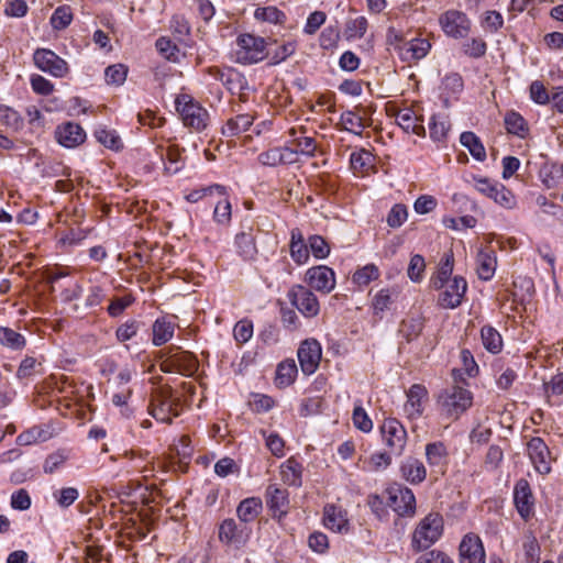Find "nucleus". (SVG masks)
Returning <instances> with one entry per match:
<instances>
[{
    "instance_id": "59",
    "label": "nucleus",
    "mask_w": 563,
    "mask_h": 563,
    "mask_svg": "<svg viewBox=\"0 0 563 563\" xmlns=\"http://www.w3.org/2000/svg\"><path fill=\"white\" fill-rule=\"evenodd\" d=\"M54 497L60 507L67 508L78 499L79 493L74 487H66L55 492Z\"/></svg>"
},
{
    "instance_id": "48",
    "label": "nucleus",
    "mask_w": 563,
    "mask_h": 563,
    "mask_svg": "<svg viewBox=\"0 0 563 563\" xmlns=\"http://www.w3.org/2000/svg\"><path fill=\"white\" fill-rule=\"evenodd\" d=\"M368 27V22L365 16H357L350 19L346 22L345 35L347 38H361L365 35Z\"/></svg>"
},
{
    "instance_id": "32",
    "label": "nucleus",
    "mask_w": 563,
    "mask_h": 563,
    "mask_svg": "<svg viewBox=\"0 0 563 563\" xmlns=\"http://www.w3.org/2000/svg\"><path fill=\"white\" fill-rule=\"evenodd\" d=\"M235 246L238 254L244 260L255 258L257 254V247L253 228L250 227L247 231H242L235 235Z\"/></svg>"
},
{
    "instance_id": "38",
    "label": "nucleus",
    "mask_w": 563,
    "mask_h": 563,
    "mask_svg": "<svg viewBox=\"0 0 563 563\" xmlns=\"http://www.w3.org/2000/svg\"><path fill=\"white\" fill-rule=\"evenodd\" d=\"M297 366L294 360L284 361L276 369L275 383L278 387H287L294 383L297 376Z\"/></svg>"
},
{
    "instance_id": "55",
    "label": "nucleus",
    "mask_w": 563,
    "mask_h": 563,
    "mask_svg": "<svg viewBox=\"0 0 563 563\" xmlns=\"http://www.w3.org/2000/svg\"><path fill=\"white\" fill-rule=\"evenodd\" d=\"M352 420L354 426L363 432H369L373 429V421L361 406V402L354 407Z\"/></svg>"
},
{
    "instance_id": "36",
    "label": "nucleus",
    "mask_w": 563,
    "mask_h": 563,
    "mask_svg": "<svg viewBox=\"0 0 563 563\" xmlns=\"http://www.w3.org/2000/svg\"><path fill=\"white\" fill-rule=\"evenodd\" d=\"M0 345L12 351H21L26 345V339L11 328L0 327Z\"/></svg>"
},
{
    "instance_id": "53",
    "label": "nucleus",
    "mask_w": 563,
    "mask_h": 563,
    "mask_svg": "<svg viewBox=\"0 0 563 563\" xmlns=\"http://www.w3.org/2000/svg\"><path fill=\"white\" fill-rule=\"evenodd\" d=\"M393 456L394 454H391L387 450L385 452H377L372 454L367 462L369 471L378 472L382 470H386L391 465Z\"/></svg>"
},
{
    "instance_id": "61",
    "label": "nucleus",
    "mask_w": 563,
    "mask_h": 563,
    "mask_svg": "<svg viewBox=\"0 0 563 563\" xmlns=\"http://www.w3.org/2000/svg\"><path fill=\"white\" fill-rule=\"evenodd\" d=\"M67 461V455L64 451H56L49 454L44 462L43 470L46 474H53Z\"/></svg>"
},
{
    "instance_id": "35",
    "label": "nucleus",
    "mask_w": 563,
    "mask_h": 563,
    "mask_svg": "<svg viewBox=\"0 0 563 563\" xmlns=\"http://www.w3.org/2000/svg\"><path fill=\"white\" fill-rule=\"evenodd\" d=\"M253 117L247 113L231 118L222 128V134L228 137L239 135L250 129V126L253 124Z\"/></svg>"
},
{
    "instance_id": "12",
    "label": "nucleus",
    "mask_w": 563,
    "mask_h": 563,
    "mask_svg": "<svg viewBox=\"0 0 563 563\" xmlns=\"http://www.w3.org/2000/svg\"><path fill=\"white\" fill-rule=\"evenodd\" d=\"M266 505L272 517L279 523L288 515L290 508L289 493L276 484H271L266 488Z\"/></svg>"
},
{
    "instance_id": "24",
    "label": "nucleus",
    "mask_w": 563,
    "mask_h": 563,
    "mask_svg": "<svg viewBox=\"0 0 563 563\" xmlns=\"http://www.w3.org/2000/svg\"><path fill=\"white\" fill-rule=\"evenodd\" d=\"M399 472L401 478L412 485L421 484L427 477V468L424 464L422 461L413 456H407L401 461Z\"/></svg>"
},
{
    "instance_id": "4",
    "label": "nucleus",
    "mask_w": 563,
    "mask_h": 563,
    "mask_svg": "<svg viewBox=\"0 0 563 563\" xmlns=\"http://www.w3.org/2000/svg\"><path fill=\"white\" fill-rule=\"evenodd\" d=\"M234 55L238 63L250 65L263 60L269 53L263 37L244 33L236 37Z\"/></svg>"
},
{
    "instance_id": "34",
    "label": "nucleus",
    "mask_w": 563,
    "mask_h": 563,
    "mask_svg": "<svg viewBox=\"0 0 563 563\" xmlns=\"http://www.w3.org/2000/svg\"><path fill=\"white\" fill-rule=\"evenodd\" d=\"M430 137L434 142H445L451 130V122L445 114H433L429 123Z\"/></svg>"
},
{
    "instance_id": "28",
    "label": "nucleus",
    "mask_w": 563,
    "mask_h": 563,
    "mask_svg": "<svg viewBox=\"0 0 563 563\" xmlns=\"http://www.w3.org/2000/svg\"><path fill=\"white\" fill-rule=\"evenodd\" d=\"M476 265L477 275L482 280L492 279L497 265L495 252L488 247L479 250L476 256Z\"/></svg>"
},
{
    "instance_id": "13",
    "label": "nucleus",
    "mask_w": 563,
    "mask_h": 563,
    "mask_svg": "<svg viewBox=\"0 0 563 563\" xmlns=\"http://www.w3.org/2000/svg\"><path fill=\"white\" fill-rule=\"evenodd\" d=\"M305 280L310 288L322 294H329L335 287V273L324 265L313 266L306 272Z\"/></svg>"
},
{
    "instance_id": "52",
    "label": "nucleus",
    "mask_w": 563,
    "mask_h": 563,
    "mask_svg": "<svg viewBox=\"0 0 563 563\" xmlns=\"http://www.w3.org/2000/svg\"><path fill=\"white\" fill-rule=\"evenodd\" d=\"M232 218V207L230 201L223 197L222 200L218 201L213 211V220L222 225H228Z\"/></svg>"
},
{
    "instance_id": "60",
    "label": "nucleus",
    "mask_w": 563,
    "mask_h": 563,
    "mask_svg": "<svg viewBox=\"0 0 563 563\" xmlns=\"http://www.w3.org/2000/svg\"><path fill=\"white\" fill-rule=\"evenodd\" d=\"M41 363L36 361V358L32 356H25L16 371V377L19 379H25L33 376L36 373V367L40 366Z\"/></svg>"
},
{
    "instance_id": "3",
    "label": "nucleus",
    "mask_w": 563,
    "mask_h": 563,
    "mask_svg": "<svg viewBox=\"0 0 563 563\" xmlns=\"http://www.w3.org/2000/svg\"><path fill=\"white\" fill-rule=\"evenodd\" d=\"M176 110L185 126L195 132L205 131L210 123V114L190 95L180 93L175 100Z\"/></svg>"
},
{
    "instance_id": "6",
    "label": "nucleus",
    "mask_w": 563,
    "mask_h": 563,
    "mask_svg": "<svg viewBox=\"0 0 563 563\" xmlns=\"http://www.w3.org/2000/svg\"><path fill=\"white\" fill-rule=\"evenodd\" d=\"M443 520L439 514H429L420 521L412 537V545L417 550L430 548L441 536Z\"/></svg>"
},
{
    "instance_id": "1",
    "label": "nucleus",
    "mask_w": 563,
    "mask_h": 563,
    "mask_svg": "<svg viewBox=\"0 0 563 563\" xmlns=\"http://www.w3.org/2000/svg\"><path fill=\"white\" fill-rule=\"evenodd\" d=\"M472 404V393L457 385L442 389L437 396L440 415L450 420H457Z\"/></svg>"
},
{
    "instance_id": "62",
    "label": "nucleus",
    "mask_w": 563,
    "mask_h": 563,
    "mask_svg": "<svg viewBox=\"0 0 563 563\" xmlns=\"http://www.w3.org/2000/svg\"><path fill=\"white\" fill-rule=\"evenodd\" d=\"M165 156L169 163V166L165 167L166 172L169 174L177 173L180 169L181 150L177 145H169Z\"/></svg>"
},
{
    "instance_id": "57",
    "label": "nucleus",
    "mask_w": 563,
    "mask_h": 563,
    "mask_svg": "<svg viewBox=\"0 0 563 563\" xmlns=\"http://www.w3.org/2000/svg\"><path fill=\"white\" fill-rule=\"evenodd\" d=\"M408 217L407 207L401 203L395 205L387 216V223L390 228H399Z\"/></svg>"
},
{
    "instance_id": "17",
    "label": "nucleus",
    "mask_w": 563,
    "mask_h": 563,
    "mask_svg": "<svg viewBox=\"0 0 563 563\" xmlns=\"http://www.w3.org/2000/svg\"><path fill=\"white\" fill-rule=\"evenodd\" d=\"M389 506L399 516H411L416 510V497L412 490L405 486L393 487L388 490Z\"/></svg>"
},
{
    "instance_id": "20",
    "label": "nucleus",
    "mask_w": 563,
    "mask_h": 563,
    "mask_svg": "<svg viewBox=\"0 0 563 563\" xmlns=\"http://www.w3.org/2000/svg\"><path fill=\"white\" fill-rule=\"evenodd\" d=\"M55 137L64 147L73 148L84 143L86 132L78 123L66 122L56 128Z\"/></svg>"
},
{
    "instance_id": "56",
    "label": "nucleus",
    "mask_w": 563,
    "mask_h": 563,
    "mask_svg": "<svg viewBox=\"0 0 563 563\" xmlns=\"http://www.w3.org/2000/svg\"><path fill=\"white\" fill-rule=\"evenodd\" d=\"M309 250L318 260L325 258L330 254V246L328 242L320 235H312L309 238Z\"/></svg>"
},
{
    "instance_id": "27",
    "label": "nucleus",
    "mask_w": 563,
    "mask_h": 563,
    "mask_svg": "<svg viewBox=\"0 0 563 563\" xmlns=\"http://www.w3.org/2000/svg\"><path fill=\"white\" fill-rule=\"evenodd\" d=\"M426 318L420 312H411L400 323L399 332L407 342L419 338L424 328Z\"/></svg>"
},
{
    "instance_id": "9",
    "label": "nucleus",
    "mask_w": 563,
    "mask_h": 563,
    "mask_svg": "<svg viewBox=\"0 0 563 563\" xmlns=\"http://www.w3.org/2000/svg\"><path fill=\"white\" fill-rule=\"evenodd\" d=\"M441 289H438V305L443 309H455L461 306L465 292L467 290V283L461 276H455L451 282H444Z\"/></svg>"
},
{
    "instance_id": "63",
    "label": "nucleus",
    "mask_w": 563,
    "mask_h": 563,
    "mask_svg": "<svg viewBox=\"0 0 563 563\" xmlns=\"http://www.w3.org/2000/svg\"><path fill=\"white\" fill-rule=\"evenodd\" d=\"M234 339L239 343H246L253 335V324L249 320L239 321L233 329Z\"/></svg>"
},
{
    "instance_id": "41",
    "label": "nucleus",
    "mask_w": 563,
    "mask_h": 563,
    "mask_svg": "<svg viewBox=\"0 0 563 563\" xmlns=\"http://www.w3.org/2000/svg\"><path fill=\"white\" fill-rule=\"evenodd\" d=\"M379 276L380 272L378 267L375 264H367L355 271L352 276V282L362 289L378 279Z\"/></svg>"
},
{
    "instance_id": "42",
    "label": "nucleus",
    "mask_w": 563,
    "mask_h": 563,
    "mask_svg": "<svg viewBox=\"0 0 563 563\" xmlns=\"http://www.w3.org/2000/svg\"><path fill=\"white\" fill-rule=\"evenodd\" d=\"M174 335V325L164 318L157 319L153 324V344L161 346Z\"/></svg>"
},
{
    "instance_id": "18",
    "label": "nucleus",
    "mask_w": 563,
    "mask_h": 563,
    "mask_svg": "<svg viewBox=\"0 0 563 563\" xmlns=\"http://www.w3.org/2000/svg\"><path fill=\"white\" fill-rule=\"evenodd\" d=\"M528 455L536 471L548 474L551 471L550 451L541 438H532L527 444Z\"/></svg>"
},
{
    "instance_id": "46",
    "label": "nucleus",
    "mask_w": 563,
    "mask_h": 563,
    "mask_svg": "<svg viewBox=\"0 0 563 563\" xmlns=\"http://www.w3.org/2000/svg\"><path fill=\"white\" fill-rule=\"evenodd\" d=\"M73 21V12L70 7L60 5L55 9L51 16V25L54 30H64Z\"/></svg>"
},
{
    "instance_id": "30",
    "label": "nucleus",
    "mask_w": 563,
    "mask_h": 563,
    "mask_svg": "<svg viewBox=\"0 0 563 563\" xmlns=\"http://www.w3.org/2000/svg\"><path fill=\"white\" fill-rule=\"evenodd\" d=\"M289 252L292 261L298 264H305L309 258V247L305 243L303 235L298 228L290 232Z\"/></svg>"
},
{
    "instance_id": "15",
    "label": "nucleus",
    "mask_w": 563,
    "mask_h": 563,
    "mask_svg": "<svg viewBox=\"0 0 563 563\" xmlns=\"http://www.w3.org/2000/svg\"><path fill=\"white\" fill-rule=\"evenodd\" d=\"M439 22L443 32L454 38L465 37L471 26L466 14L456 10H449L443 13Z\"/></svg>"
},
{
    "instance_id": "2",
    "label": "nucleus",
    "mask_w": 563,
    "mask_h": 563,
    "mask_svg": "<svg viewBox=\"0 0 563 563\" xmlns=\"http://www.w3.org/2000/svg\"><path fill=\"white\" fill-rule=\"evenodd\" d=\"M150 413L159 422L172 423L181 411L180 397L169 386L157 388L150 402Z\"/></svg>"
},
{
    "instance_id": "29",
    "label": "nucleus",
    "mask_w": 563,
    "mask_h": 563,
    "mask_svg": "<svg viewBox=\"0 0 563 563\" xmlns=\"http://www.w3.org/2000/svg\"><path fill=\"white\" fill-rule=\"evenodd\" d=\"M280 478L288 486L300 487L302 484V465L295 457H289L280 465Z\"/></svg>"
},
{
    "instance_id": "58",
    "label": "nucleus",
    "mask_w": 563,
    "mask_h": 563,
    "mask_svg": "<svg viewBox=\"0 0 563 563\" xmlns=\"http://www.w3.org/2000/svg\"><path fill=\"white\" fill-rule=\"evenodd\" d=\"M3 12L9 18L19 19L27 14L29 7L24 0H8Z\"/></svg>"
},
{
    "instance_id": "26",
    "label": "nucleus",
    "mask_w": 563,
    "mask_h": 563,
    "mask_svg": "<svg viewBox=\"0 0 563 563\" xmlns=\"http://www.w3.org/2000/svg\"><path fill=\"white\" fill-rule=\"evenodd\" d=\"M398 125L406 132H411L418 136L426 135L423 120L419 119L410 108L400 109L395 114Z\"/></svg>"
},
{
    "instance_id": "44",
    "label": "nucleus",
    "mask_w": 563,
    "mask_h": 563,
    "mask_svg": "<svg viewBox=\"0 0 563 563\" xmlns=\"http://www.w3.org/2000/svg\"><path fill=\"white\" fill-rule=\"evenodd\" d=\"M339 124L342 126L343 130L358 136L362 135L364 129L362 117L350 110L341 114Z\"/></svg>"
},
{
    "instance_id": "49",
    "label": "nucleus",
    "mask_w": 563,
    "mask_h": 563,
    "mask_svg": "<svg viewBox=\"0 0 563 563\" xmlns=\"http://www.w3.org/2000/svg\"><path fill=\"white\" fill-rule=\"evenodd\" d=\"M397 295L394 288L380 289L373 298L372 307L375 313L385 311L393 302V296Z\"/></svg>"
},
{
    "instance_id": "45",
    "label": "nucleus",
    "mask_w": 563,
    "mask_h": 563,
    "mask_svg": "<svg viewBox=\"0 0 563 563\" xmlns=\"http://www.w3.org/2000/svg\"><path fill=\"white\" fill-rule=\"evenodd\" d=\"M288 143L296 150L297 154L305 155L307 157H313L317 151L316 140L311 136L302 135L289 140Z\"/></svg>"
},
{
    "instance_id": "37",
    "label": "nucleus",
    "mask_w": 563,
    "mask_h": 563,
    "mask_svg": "<svg viewBox=\"0 0 563 563\" xmlns=\"http://www.w3.org/2000/svg\"><path fill=\"white\" fill-rule=\"evenodd\" d=\"M460 142L470 151L475 159L483 162L486 158L485 147L475 133L470 131L463 132L460 136Z\"/></svg>"
},
{
    "instance_id": "25",
    "label": "nucleus",
    "mask_w": 563,
    "mask_h": 563,
    "mask_svg": "<svg viewBox=\"0 0 563 563\" xmlns=\"http://www.w3.org/2000/svg\"><path fill=\"white\" fill-rule=\"evenodd\" d=\"M448 450L443 442L437 441L426 445V459L432 472L444 474L448 465Z\"/></svg>"
},
{
    "instance_id": "21",
    "label": "nucleus",
    "mask_w": 563,
    "mask_h": 563,
    "mask_svg": "<svg viewBox=\"0 0 563 563\" xmlns=\"http://www.w3.org/2000/svg\"><path fill=\"white\" fill-rule=\"evenodd\" d=\"M514 501L519 515L527 520L533 512V496L527 479H519L514 489Z\"/></svg>"
},
{
    "instance_id": "19",
    "label": "nucleus",
    "mask_w": 563,
    "mask_h": 563,
    "mask_svg": "<svg viewBox=\"0 0 563 563\" xmlns=\"http://www.w3.org/2000/svg\"><path fill=\"white\" fill-rule=\"evenodd\" d=\"M459 550L460 563H485V550L478 536H464Z\"/></svg>"
},
{
    "instance_id": "50",
    "label": "nucleus",
    "mask_w": 563,
    "mask_h": 563,
    "mask_svg": "<svg viewBox=\"0 0 563 563\" xmlns=\"http://www.w3.org/2000/svg\"><path fill=\"white\" fill-rule=\"evenodd\" d=\"M350 163L354 172L363 173L372 165L373 155L366 150H361L351 154Z\"/></svg>"
},
{
    "instance_id": "23",
    "label": "nucleus",
    "mask_w": 563,
    "mask_h": 563,
    "mask_svg": "<svg viewBox=\"0 0 563 563\" xmlns=\"http://www.w3.org/2000/svg\"><path fill=\"white\" fill-rule=\"evenodd\" d=\"M323 525L327 529L344 533L349 531L347 514L335 505H325L323 508Z\"/></svg>"
},
{
    "instance_id": "8",
    "label": "nucleus",
    "mask_w": 563,
    "mask_h": 563,
    "mask_svg": "<svg viewBox=\"0 0 563 563\" xmlns=\"http://www.w3.org/2000/svg\"><path fill=\"white\" fill-rule=\"evenodd\" d=\"M288 299L306 318H313L320 311V303L311 289L303 285H294L288 291Z\"/></svg>"
},
{
    "instance_id": "51",
    "label": "nucleus",
    "mask_w": 563,
    "mask_h": 563,
    "mask_svg": "<svg viewBox=\"0 0 563 563\" xmlns=\"http://www.w3.org/2000/svg\"><path fill=\"white\" fill-rule=\"evenodd\" d=\"M95 135L98 142L108 148L119 150L122 146L119 135L113 130L101 128L96 131Z\"/></svg>"
},
{
    "instance_id": "54",
    "label": "nucleus",
    "mask_w": 563,
    "mask_h": 563,
    "mask_svg": "<svg viewBox=\"0 0 563 563\" xmlns=\"http://www.w3.org/2000/svg\"><path fill=\"white\" fill-rule=\"evenodd\" d=\"M128 75V68L122 64L111 65L106 68L104 76L106 81L112 85H122Z\"/></svg>"
},
{
    "instance_id": "14",
    "label": "nucleus",
    "mask_w": 563,
    "mask_h": 563,
    "mask_svg": "<svg viewBox=\"0 0 563 563\" xmlns=\"http://www.w3.org/2000/svg\"><path fill=\"white\" fill-rule=\"evenodd\" d=\"M297 355L303 374L311 375L319 367L322 355L321 345L316 339H307L301 342Z\"/></svg>"
},
{
    "instance_id": "16",
    "label": "nucleus",
    "mask_w": 563,
    "mask_h": 563,
    "mask_svg": "<svg viewBox=\"0 0 563 563\" xmlns=\"http://www.w3.org/2000/svg\"><path fill=\"white\" fill-rule=\"evenodd\" d=\"M428 396V389L421 384H413L406 391L404 412L409 420H417L423 415Z\"/></svg>"
},
{
    "instance_id": "5",
    "label": "nucleus",
    "mask_w": 563,
    "mask_h": 563,
    "mask_svg": "<svg viewBox=\"0 0 563 563\" xmlns=\"http://www.w3.org/2000/svg\"><path fill=\"white\" fill-rule=\"evenodd\" d=\"M382 442L394 456H401L408 442L404 424L396 418H386L379 426Z\"/></svg>"
},
{
    "instance_id": "64",
    "label": "nucleus",
    "mask_w": 563,
    "mask_h": 563,
    "mask_svg": "<svg viewBox=\"0 0 563 563\" xmlns=\"http://www.w3.org/2000/svg\"><path fill=\"white\" fill-rule=\"evenodd\" d=\"M438 206V201L433 196L422 195L417 198L413 209L418 214H427L433 211Z\"/></svg>"
},
{
    "instance_id": "43",
    "label": "nucleus",
    "mask_w": 563,
    "mask_h": 563,
    "mask_svg": "<svg viewBox=\"0 0 563 563\" xmlns=\"http://www.w3.org/2000/svg\"><path fill=\"white\" fill-rule=\"evenodd\" d=\"M213 194H218L219 196L224 197L227 196V188L222 185L214 184L211 186L192 189L185 196V199L188 202L196 203L203 197L211 196Z\"/></svg>"
},
{
    "instance_id": "47",
    "label": "nucleus",
    "mask_w": 563,
    "mask_h": 563,
    "mask_svg": "<svg viewBox=\"0 0 563 563\" xmlns=\"http://www.w3.org/2000/svg\"><path fill=\"white\" fill-rule=\"evenodd\" d=\"M254 16L256 20L274 24H282L286 19L285 13L276 7L257 8L254 12Z\"/></svg>"
},
{
    "instance_id": "33",
    "label": "nucleus",
    "mask_w": 563,
    "mask_h": 563,
    "mask_svg": "<svg viewBox=\"0 0 563 563\" xmlns=\"http://www.w3.org/2000/svg\"><path fill=\"white\" fill-rule=\"evenodd\" d=\"M454 258L452 253H445L440 261L439 268L435 275L431 278V286L434 289H441L444 282L452 280Z\"/></svg>"
},
{
    "instance_id": "22",
    "label": "nucleus",
    "mask_w": 563,
    "mask_h": 563,
    "mask_svg": "<svg viewBox=\"0 0 563 563\" xmlns=\"http://www.w3.org/2000/svg\"><path fill=\"white\" fill-rule=\"evenodd\" d=\"M431 43L427 38H411L398 47L399 57L408 63L419 60L428 55Z\"/></svg>"
},
{
    "instance_id": "40",
    "label": "nucleus",
    "mask_w": 563,
    "mask_h": 563,
    "mask_svg": "<svg viewBox=\"0 0 563 563\" xmlns=\"http://www.w3.org/2000/svg\"><path fill=\"white\" fill-rule=\"evenodd\" d=\"M481 338L484 347L493 353L497 354L503 350V339L500 333L492 325H484L481 330Z\"/></svg>"
},
{
    "instance_id": "39",
    "label": "nucleus",
    "mask_w": 563,
    "mask_h": 563,
    "mask_svg": "<svg viewBox=\"0 0 563 563\" xmlns=\"http://www.w3.org/2000/svg\"><path fill=\"white\" fill-rule=\"evenodd\" d=\"M505 126L508 133L515 134L521 139L528 134V124L523 117L516 112L509 111L505 115Z\"/></svg>"
},
{
    "instance_id": "11",
    "label": "nucleus",
    "mask_w": 563,
    "mask_h": 563,
    "mask_svg": "<svg viewBox=\"0 0 563 563\" xmlns=\"http://www.w3.org/2000/svg\"><path fill=\"white\" fill-rule=\"evenodd\" d=\"M33 60L38 69L54 77L62 78L69 71L68 64L47 48H37L33 54Z\"/></svg>"
},
{
    "instance_id": "7",
    "label": "nucleus",
    "mask_w": 563,
    "mask_h": 563,
    "mask_svg": "<svg viewBox=\"0 0 563 563\" xmlns=\"http://www.w3.org/2000/svg\"><path fill=\"white\" fill-rule=\"evenodd\" d=\"M473 180L477 191L493 199L499 206L508 209L515 207L516 198L514 194L503 184L479 176H474Z\"/></svg>"
},
{
    "instance_id": "31",
    "label": "nucleus",
    "mask_w": 563,
    "mask_h": 563,
    "mask_svg": "<svg viewBox=\"0 0 563 563\" xmlns=\"http://www.w3.org/2000/svg\"><path fill=\"white\" fill-rule=\"evenodd\" d=\"M262 509L263 503L261 498L249 497L239 504L236 508V515L239 520L246 526L249 522L254 521L258 517Z\"/></svg>"
},
{
    "instance_id": "10",
    "label": "nucleus",
    "mask_w": 563,
    "mask_h": 563,
    "mask_svg": "<svg viewBox=\"0 0 563 563\" xmlns=\"http://www.w3.org/2000/svg\"><path fill=\"white\" fill-rule=\"evenodd\" d=\"M251 536V529L234 519H224L219 527V540L227 544L240 549L246 544Z\"/></svg>"
}]
</instances>
